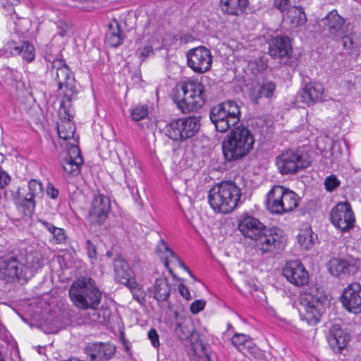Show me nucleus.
<instances>
[{"label":"nucleus","mask_w":361,"mask_h":361,"mask_svg":"<svg viewBox=\"0 0 361 361\" xmlns=\"http://www.w3.org/2000/svg\"><path fill=\"white\" fill-rule=\"evenodd\" d=\"M44 264L42 253L24 242L11 245L0 252V282L25 285Z\"/></svg>","instance_id":"obj_1"},{"label":"nucleus","mask_w":361,"mask_h":361,"mask_svg":"<svg viewBox=\"0 0 361 361\" xmlns=\"http://www.w3.org/2000/svg\"><path fill=\"white\" fill-rule=\"evenodd\" d=\"M255 139L252 131L243 123L233 128L222 143L223 155L227 161H238L246 157L254 149Z\"/></svg>","instance_id":"obj_2"},{"label":"nucleus","mask_w":361,"mask_h":361,"mask_svg":"<svg viewBox=\"0 0 361 361\" xmlns=\"http://www.w3.org/2000/svg\"><path fill=\"white\" fill-rule=\"evenodd\" d=\"M73 305L82 310H96L102 298V293L90 277H80L74 281L68 290Z\"/></svg>","instance_id":"obj_3"},{"label":"nucleus","mask_w":361,"mask_h":361,"mask_svg":"<svg viewBox=\"0 0 361 361\" xmlns=\"http://www.w3.org/2000/svg\"><path fill=\"white\" fill-rule=\"evenodd\" d=\"M240 198V190L232 181L219 183L208 192L210 207L223 214H228L235 209Z\"/></svg>","instance_id":"obj_4"},{"label":"nucleus","mask_w":361,"mask_h":361,"mask_svg":"<svg viewBox=\"0 0 361 361\" xmlns=\"http://www.w3.org/2000/svg\"><path fill=\"white\" fill-rule=\"evenodd\" d=\"M345 19L340 16L336 9L329 12L318 23L319 27L328 37L337 42L341 41L345 49H360L361 42H354L351 33L345 27Z\"/></svg>","instance_id":"obj_5"},{"label":"nucleus","mask_w":361,"mask_h":361,"mask_svg":"<svg viewBox=\"0 0 361 361\" xmlns=\"http://www.w3.org/2000/svg\"><path fill=\"white\" fill-rule=\"evenodd\" d=\"M328 303L327 296L318 288L306 290L300 296V317L309 325L314 326L321 320Z\"/></svg>","instance_id":"obj_6"},{"label":"nucleus","mask_w":361,"mask_h":361,"mask_svg":"<svg viewBox=\"0 0 361 361\" xmlns=\"http://www.w3.org/2000/svg\"><path fill=\"white\" fill-rule=\"evenodd\" d=\"M172 99L183 114L195 111L202 106L203 85L195 80L178 85L172 90Z\"/></svg>","instance_id":"obj_7"},{"label":"nucleus","mask_w":361,"mask_h":361,"mask_svg":"<svg viewBox=\"0 0 361 361\" xmlns=\"http://www.w3.org/2000/svg\"><path fill=\"white\" fill-rule=\"evenodd\" d=\"M240 109L233 100H226L214 106L209 112V118L219 133H226L240 123Z\"/></svg>","instance_id":"obj_8"},{"label":"nucleus","mask_w":361,"mask_h":361,"mask_svg":"<svg viewBox=\"0 0 361 361\" xmlns=\"http://www.w3.org/2000/svg\"><path fill=\"white\" fill-rule=\"evenodd\" d=\"M27 188V190L18 188L12 197L17 209L22 212L25 216H30L36 207L35 198L42 193L43 185L40 181L31 179L28 182Z\"/></svg>","instance_id":"obj_9"},{"label":"nucleus","mask_w":361,"mask_h":361,"mask_svg":"<svg viewBox=\"0 0 361 361\" xmlns=\"http://www.w3.org/2000/svg\"><path fill=\"white\" fill-rule=\"evenodd\" d=\"M310 158L302 151L287 149L276 158V165L282 175L295 174L311 164Z\"/></svg>","instance_id":"obj_10"},{"label":"nucleus","mask_w":361,"mask_h":361,"mask_svg":"<svg viewBox=\"0 0 361 361\" xmlns=\"http://www.w3.org/2000/svg\"><path fill=\"white\" fill-rule=\"evenodd\" d=\"M270 56L280 60V63L290 68L298 66V58L293 55L292 39L287 35H276L268 42Z\"/></svg>","instance_id":"obj_11"},{"label":"nucleus","mask_w":361,"mask_h":361,"mask_svg":"<svg viewBox=\"0 0 361 361\" xmlns=\"http://www.w3.org/2000/svg\"><path fill=\"white\" fill-rule=\"evenodd\" d=\"M255 242L262 253L279 254L285 249L286 237L279 228L266 227Z\"/></svg>","instance_id":"obj_12"},{"label":"nucleus","mask_w":361,"mask_h":361,"mask_svg":"<svg viewBox=\"0 0 361 361\" xmlns=\"http://www.w3.org/2000/svg\"><path fill=\"white\" fill-rule=\"evenodd\" d=\"M199 128V120L189 117L172 121L166 125L164 131L172 140L181 142L192 137Z\"/></svg>","instance_id":"obj_13"},{"label":"nucleus","mask_w":361,"mask_h":361,"mask_svg":"<svg viewBox=\"0 0 361 361\" xmlns=\"http://www.w3.org/2000/svg\"><path fill=\"white\" fill-rule=\"evenodd\" d=\"M175 331L180 340L190 338L193 354L201 357L203 355V341L201 338L202 326L200 319L190 323H178Z\"/></svg>","instance_id":"obj_14"},{"label":"nucleus","mask_w":361,"mask_h":361,"mask_svg":"<svg viewBox=\"0 0 361 361\" xmlns=\"http://www.w3.org/2000/svg\"><path fill=\"white\" fill-rule=\"evenodd\" d=\"M111 210L110 198L100 192L94 194L89 209L87 220L92 226H102L106 221Z\"/></svg>","instance_id":"obj_15"},{"label":"nucleus","mask_w":361,"mask_h":361,"mask_svg":"<svg viewBox=\"0 0 361 361\" xmlns=\"http://www.w3.org/2000/svg\"><path fill=\"white\" fill-rule=\"evenodd\" d=\"M332 224L342 233L348 232L355 226V218L348 202H339L330 213Z\"/></svg>","instance_id":"obj_16"},{"label":"nucleus","mask_w":361,"mask_h":361,"mask_svg":"<svg viewBox=\"0 0 361 361\" xmlns=\"http://www.w3.org/2000/svg\"><path fill=\"white\" fill-rule=\"evenodd\" d=\"M329 273L337 278L344 279L357 273L360 268V261L356 258L332 257L327 264Z\"/></svg>","instance_id":"obj_17"},{"label":"nucleus","mask_w":361,"mask_h":361,"mask_svg":"<svg viewBox=\"0 0 361 361\" xmlns=\"http://www.w3.org/2000/svg\"><path fill=\"white\" fill-rule=\"evenodd\" d=\"M0 55L5 57L20 55L26 61L31 62L35 56V49L28 41L11 39L0 49Z\"/></svg>","instance_id":"obj_18"},{"label":"nucleus","mask_w":361,"mask_h":361,"mask_svg":"<svg viewBox=\"0 0 361 361\" xmlns=\"http://www.w3.org/2000/svg\"><path fill=\"white\" fill-rule=\"evenodd\" d=\"M326 339L330 348L335 354H341L345 350L351 340V335L346 328L338 324L331 326Z\"/></svg>","instance_id":"obj_19"},{"label":"nucleus","mask_w":361,"mask_h":361,"mask_svg":"<svg viewBox=\"0 0 361 361\" xmlns=\"http://www.w3.org/2000/svg\"><path fill=\"white\" fill-rule=\"evenodd\" d=\"M282 274L288 282L300 287L308 283L309 274L299 260L287 262L282 269Z\"/></svg>","instance_id":"obj_20"},{"label":"nucleus","mask_w":361,"mask_h":361,"mask_svg":"<svg viewBox=\"0 0 361 361\" xmlns=\"http://www.w3.org/2000/svg\"><path fill=\"white\" fill-rule=\"evenodd\" d=\"M340 301L348 312L358 314L361 312V285L352 283L343 290Z\"/></svg>","instance_id":"obj_21"},{"label":"nucleus","mask_w":361,"mask_h":361,"mask_svg":"<svg viewBox=\"0 0 361 361\" xmlns=\"http://www.w3.org/2000/svg\"><path fill=\"white\" fill-rule=\"evenodd\" d=\"M116 347L110 343H88L85 353L90 361H107L115 354Z\"/></svg>","instance_id":"obj_22"},{"label":"nucleus","mask_w":361,"mask_h":361,"mask_svg":"<svg viewBox=\"0 0 361 361\" xmlns=\"http://www.w3.org/2000/svg\"><path fill=\"white\" fill-rule=\"evenodd\" d=\"M266 226L256 217L245 214L238 221V228L247 238L256 240Z\"/></svg>","instance_id":"obj_23"},{"label":"nucleus","mask_w":361,"mask_h":361,"mask_svg":"<svg viewBox=\"0 0 361 361\" xmlns=\"http://www.w3.org/2000/svg\"><path fill=\"white\" fill-rule=\"evenodd\" d=\"M75 80L65 83L63 90V98L61 102L59 114H65L68 120L74 117V111L72 108V102L78 99V91L75 84Z\"/></svg>","instance_id":"obj_24"},{"label":"nucleus","mask_w":361,"mask_h":361,"mask_svg":"<svg viewBox=\"0 0 361 361\" xmlns=\"http://www.w3.org/2000/svg\"><path fill=\"white\" fill-rule=\"evenodd\" d=\"M82 163L83 159L80 150L75 145L69 147L67 155L61 161L63 171L73 176L79 174Z\"/></svg>","instance_id":"obj_25"},{"label":"nucleus","mask_w":361,"mask_h":361,"mask_svg":"<svg viewBox=\"0 0 361 361\" xmlns=\"http://www.w3.org/2000/svg\"><path fill=\"white\" fill-rule=\"evenodd\" d=\"M114 279L118 283L126 286L135 280V273L128 262L121 256L114 259Z\"/></svg>","instance_id":"obj_26"},{"label":"nucleus","mask_w":361,"mask_h":361,"mask_svg":"<svg viewBox=\"0 0 361 361\" xmlns=\"http://www.w3.org/2000/svg\"><path fill=\"white\" fill-rule=\"evenodd\" d=\"M324 87L319 82H310L305 85L298 96V99L307 105H312L322 101Z\"/></svg>","instance_id":"obj_27"},{"label":"nucleus","mask_w":361,"mask_h":361,"mask_svg":"<svg viewBox=\"0 0 361 361\" xmlns=\"http://www.w3.org/2000/svg\"><path fill=\"white\" fill-rule=\"evenodd\" d=\"M280 192L279 185H274L267 195V209L272 214H284V205L282 204Z\"/></svg>","instance_id":"obj_28"},{"label":"nucleus","mask_w":361,"mask_h":361,"mask_svg":"<svg viewBox=\"0 0 361 361\" xmlns=\"http://www.w3.org/2000/svg\"><path fill=\"white\" fill-rule=\"evenodd\" d=\"M148 290L150 292L149 296L152 295L157 302H165L169 299L171 288L167 279L159 278L156 279L153 288Z\"/></svg>","instance_id":"obj_29"},{"label":"nucleus","mask_w":361,"mask_h":361,"mask_svg":"<svg viewBox=\"0 0 361 361\" xmlns=\"http://www.w3.org/2000/svg\"><path fill=\"white\" fill-rule=\"evenodd\" d=\"M248 0H220L221 11L228 15L240 16L245 12Z\"/></svg>","instance_id":"obj_30"},{"label":"nucleus","mask_w":361,"mask_h":361,"mask_svg":"<svg viewBox=\"0 0 361 361\" xmlns=\"http://www.w3.org/2000/svg\"><path fill=\"white\" fill-rule=\"evenodd\" d=\"M126 37L117 21L109 26V30L106 34V42L111 47L116 48L121 45Z\"/></svg>","instance_id":"obj_31"},{"label":"nucleus","mask_w":361,"mask_h":361,"mask_svg":"<svg viewBox=\"0 0 361 361\" xmlns=\"http://www.w3.org/2000/svg\"><path fill=\"white\" fill-rule=\"evenodd\" d=\"M259 87L257 95L255 97L256 100L260 98H266L272 100L275 97L276 90V84L272 80L268 78H264L261 81L257 82Z\"/></svg>","instance_id":"obj_32"},{"label":"nucleus","mask_w":361,"mask_h":361,"mask_svg":"<svg viewBox=\"0 0 361 361\" xmlns=\"http://www.w3.org/2000/svg\"><path fill=\"white\" fill-rule=\"evenodd\" d=\"M188 65L195 72L201 73L202 63L203 62V46L191 49L187 54Z\"/></svg>","instance_id":"obj_33"},{"label":"nucleus","mask_w":361,"mask_h":361,"mask_svg":"<svg viewBox=\"0 0 361 361\" xmlns=\"http://www.w3.org/2000/svg\"><path fill=\"white\" fill-rule=\"evenodd\" d=\"M279 188L282 204L284 205V214L293 211L298 207L299 200L298 195L282 185H279Z\"/></svg>","instance_id":"obj_34"},{"label":"nucleus","mask_w":361,"mask_h":361,"mask_svg":"<svg viewBox=\"0 0 361 361\" xmlns=\"http://www.w3.org/2000/svg\"><path fill=\"white\" fill-rule=\"evenodd\" d=\"M39 222L51 234V241L53 243L63 244L66 243L67 235L63 228L56 227L51 223L43 219H39Z\"/></svg>","instance_id":"obj_35"},{"label":"nucleus","mask_w":361,"mask_h":361,"mask_svg":"<svg viewBox=\"0 0 361 361\" xmlns=\"http://www.w3.org/2000/svg\"><path fill=\"white\" fill-rule=\"evenodd\" d=\"M297 239L302 250H309L314 245V242L317 240V235L313 233L311 228H308L300 231L297 235Z\"/></svg>","instance_id":"obj_36"},{"label":"nucleus","mask_w":361,"mask_h":361,"mask_svg":"<svg viewBox=\"0 0 361 361\" xmlns=\"http://www.w3.org/2000/svg\"><path fill=\"white\" fill-rule=\"evenodd\" d=\"M232 344L240 352L253 348L255 343L251 337L245 334L235 333L231 338Z\"/></svg>","instance_id":"obj_37"},{"label":"nucleus","mask_w":361,"mask_h":361,"mask_svg":"<svg viewBox=\"0 0 361 361\" xmlns=\"http://www.w3.org/2000/svg\"><path fill=\"white\" fill-rule=\"evenodd\" d=\"M322 152L324 157L330 159L331 162H334L342 154L341 142L330 140L329 147H325Z\"/></svg>","instance_id":"obj_38"},{"label":"nucleus","mask_w":361,"mask_h":361,"mask_svg":"<svg viewBox=\"0 0 361 361\" xmlns=\"http://www.w3.org/2000/svg\"><path fill=\"white\" fill-rule=\"evenodd\" d=\"M63 116L62 123L58 126V134L60 138L68 140L73 137L75 132V127L70 123L71 120L65 118V114Z\"/></svg>","instance_id":"obj_39"},{"label":"nucleus","mask_w":361,"mask_h":361,"mask_svg":"<svg viewBox=\"0 0 361 361\" xmlns=\"http://www.w3.org/2000/svg\"><path fill=\"white\" fill-rule=\"evenodd\" d=\"M74 80V75L68 67L62 68L56 71V80L58 85V90H63L65 83Z\"/></svg>","instance_id":"obj_40"},{"label":"nucleus","mask_w":361,"mask_h":361,"mask_svg":"<svg viewBox=\"0 0 361 361\" xmlns=\"http://www.w3.org/2000/svg\"><path fill=\"white\" fill-rule=\"evenodd\" d=\"M171 251V249L169 245L162 240H160L159 243L157 245L156 248L157 254L164 260V265L168 268L169 271L172 274L173 277H176L173 270L169 267V253Z\"/></svg>","instance_id":"obj_41"},{"label":"nucleus","mask_w":361,"mask_h":361,"mask_svg":"<svg viewBox=\"0 0 361 361\" xmlns=\"http://www.w3.org/2000/svg\"><path fill=\"white\" fill-rule=\"evenodd\" d=\"M126 286L130 290L133 298L140 304H143L145 302V293L140 287V285L136 280L131 281V283Z\"/></svg>","instance_id":"obj_42"},{"label":"nucleus","mask_w":361,"mask_h":361,"mask_svg":"<svg viewBox=\"0 0 361 361\" xmlns=\"http://www.w3.org/2000/svg\"><path fill=\"white\" fill-rule=\"evenodd\" d=\"M1 73L4 82L8 85H13L14 82H17L20 79V73L16 70L8 67L3 68Z\"/></svg>","instance_id":"obj_43"},{"label":"nucleus","mask_w":361,"mask_h":361,"mask_svg":"<svg viewBox=\"0 0 361 361\" xmlns=\"http://www.w3.org/2000/svg\"><path fill=\"white\" fill-rule=\"evenodd\" d=\"M293 11H294L296 16H291V23L296 27L305 25L307 22V17L304 8L300 6H293Z\"/></svg>","instance_id":"obj_44"},{"label":"nucleus","mask_w":361,"mask_h":361,"mask_svg":"<svg viewBox=\"0 0 361 361\" xmlns=\"http://www.w3.org/2000/svg\"><path fill=\"white\" fill-rule=\"evenodd\" d=\"M148 114V108L147 106L140 105L134 108L131 111L132 119L135 121H139L145 118Z\"/></svg>","instance_id":"obj_45"},{"label":"nucleus","mask_w":361,"mask_h":361,"mask_svg":"<svg viewBox=\"0 0 361 361\" xmlns=\"http://www.w3.org/2000/svg\"><path fill=\"white\" fill-rule=\"evenodd\" d=\"M324 184L326 191L333 192L339 187L341 181L335 175L331 174L325 178Z\"/></svg>","instance_id":"obj_46"},{"label":"nucleus","mask_w":361,"mask_h":361,"mask_svg":"<svg viewBox=\"0 0 361 361\" xmlns=\"http://www.w3.org/2000/svg\"><path fill=\"white\" fill-rule=\"evenodd\" d=\"M274 6L281 12L292 13L293 7L290 0H274Z\"/></svg>","instance_id":"obj_47"},{"label":"nucleus","mask_w":361,"mask_h":361,"mask_svg":"<svg viewBox=\"0 0 361 361\" xmlns=\"http://www.w3.org/2000/svg\"><path fill=\"white\" fill-rule=\"evenodd\" d=\"M137 54L138 55V57L141 59V61L142 62L150 54H153V48L151 45L140 48L137 51Z\"/></svg>","instance_id":"obj_48"},{"label":"nucleus","mask_w":361,"mask_h":361,"mask_svg":"<svg viewBox=\"0 0 361 361\" xmlns=\"http://www.w3.org/2000/svg\"><path fill=\"white\" fill-rule=\"evenodd\" d=\"M190 224L195 231L199 233L198 228L203 226V221L201 214L197 211H196L195 215H192Z\"/></svg>","instance_id":"obj_49"},{"label":"nucleus","mask_w":361,"mask_h":361,"mask_svg":"<svg viewBox=\"0 0 361 361\" xmlns=\"http://www.w3.org/2000/svg\"><path fill=\"white\" fill-rule=\"evenodd\" d=\"M169 257H171L170 262L177 264L178 267L183 268L187 271H190L188 268L185 265L181 259L171 250L169 253Z\"/></svg>","instance_id":"obj_50"},{"label":"nucleus","mask_w":361,"mask_h":361,"mask_svg":"<svg viewBox=\"0 0 361 361\" xmlns=\"http://www.w3.org/2000/svg\"><path fill=\"white\" fill-rule=\"evenodd\" d=\"M148 338L150 340L152 345L154 348L159 346V336L156 329H151L148 332Z\"/></svg>","instance_id":"obj_51"},{"label":"nucleus","mask_w":361,"mask_h":361,"mask_svg":"<svg viewBox=\"0 0 361 361\" xmlns=\"http://www.w3.org/2000/svg\"><path fill=\"white\" fill-rule=\"evenodd\" d=\"M85 247L88 253V256L90 258L96 259L97 256L96 245L90 240H87L85 243Z\"/></svg>","instance_id":"obj_52"},{"label":"nucleus","mask_w":361,"mask_h":361,"mask_svg":"<svg viewBox=\"0 0 361 361\" xmlns=\"http://www.w3.org/2000/svg\"><path fill=\"white\" fill-rule=\"evenodd\" d=\"M202 192V186L200 185L197 187V190L195 192V196H194V207L201 206V201L203 199V194Z\"/></svg>","instance_id":"obj_53"},{"label":"nucleus","mask_w":361,"mask_h":361,"mask_svg":"<svg viewBox=\"0 0 361 361\" xmlns=\"http://www.w3.org/2000/svg\"><path fill=\"white\" fill-rule=\"evenodd\" d=\"M59 190L56 189L54 185L51 183H49L47 187V195L51 199L55 200L59 196Z\"/></svg>","instance_id":"obj_54"},{"label":"nucleus","mask_w":361,"mask_h":361,"mask_svg":"<svg viewBox=\"0 0 361 361\" xmlns=\"http://www.w3.org/2000/svg\"><path fill=\"white\" fill-rule=\"evenodd\" d=\"M190 312L195 314L200 312L201 310H203V300H197L193 302L190 305Z\"/></svg>","instance_id":"obj_55"},{"label":"nucleus","mask_w":361,"mask_h":361,"mask_svg":"<svg viewBox=\"0 0 361 361\" xmlns=\"http://www.w3.org/2000/svg\"><path fill=\"white\" fill-rule=\"evenodd\" d=\"M10 181V176L5 171H0V189L6 186Z\"/></svg>","instance_id":"obj_56"},{"label":"nucleus","mask_w":361,"mask_h":361,"mask_svg":"<svg viewBox=\"0 0 361 361\" xmlns=\"http://www.w3.org/2000/svg\"><path fill=\"white\" fill-rule=\"evenodd\" d=\"M204 55L207 58H204V61L207 60V66L204 67V73L208 71L212 66V56L209 49L204 47Z\"/></svg>","instance_id":"obj_57"},{"label":"nucleus","mask_w":361,"mask_h":361,"mask_svg":"<svg viewBox=\"0 0 361 361\" xmlns=\"http://www.w3.org/2000/svg\"><path fill=\"white\" fill-rule=\"evenodd\" d=\"M68 66L66 64L64 59H55L51 63V68H56V71L61 69L62 68H66Z\"/></svg>","instance_id":"obj_58"},{"label":"nucleus","mask_w":361,"mask_h":361,"mask_svg":"<svg viewBox=\"0 0 361 361\" xmlns=\"http://www.w3.org/2000/svg\"><path fill=\"white\" fill-rule=\"evenodd\" d=\"M178 290H179L180 294L184 298H185L188 300L190 299L191 297H190V291H189L188 288L183 283L179 284Z\"/></svg>","instance_id":"obj_59"},{"label":"nucleus","mask_w":361,"mask_h":361,"mask_svg":"<svg viewBox=\"0 0 361 361\" xmlns=\"http://www.w3.org/2000/svg\"><path fill=\"white\" fill-rule=\"evenodd\" d=\"M204 361H217V357L215 353L208 351L207 348L204 345Z\"/></svg>","instance_id":"obj_60"},{"label":"nucleus","mask_w":361,"mask_h":361,"mask_svg":"<svg viewBox=\"0 0 361 361\" xmlns=\"http://www.w3.org/2000/svg\"><path fill=\"white\" fill-rule=\"evenodd\" d=\"M179 39L180 42L186 44L188 43L189 42L192 41L194 39V37L191 34L185 33L180 35Z\"/></svg>","instance_id":"obj_61"},{"label":"nucleus","mask_w":361,"mask_h":361,"mask_svg":"<svg viewBox=\"0 0 361 361\" xmlns=\"http://www.w3.org/2000/svg\"><path fill=\"white\" fill-rule=\"evenodd\" d=\"M68 32V27L67 26L61 27H60L58 26V31L56 32L57 35H60L61 37H64L67 35Z\"/></svg>","instance_id":"obj_62"},{"label":"nucleus","mask_w":361,"mask_h":361,"mask_svg":"<svg viewBox=\"0 0 361 361\" xmlns=\"http://www.w3.org/2000/svg\"><path fill=\"white\" fill-rule=\"evenodd\" d=\"M126 185L127 187L130 189V190H133V184H130V182L126 178Z\"/></svg>","instance_id":"obj_63"},{"label":"nucleus","mask_w":361,"mask_h":361,"mask_svg":"<svg viewBox=\"0 0 361 361\" xmlns=\"http://www.w3.org/2000/svg\"><path fill=\"white\" fill-rule=\"evenodd\" d=\"M230 329H233V327L232 324L228 322L227 324V330L228 331Z\"/></svg>","instance_id":"obj_64"}]
</instances>
